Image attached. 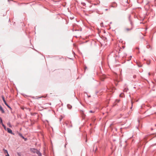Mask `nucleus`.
<instances>
[{
  "label": "nucleus",
  "mask_w": 156,
  "mask_h": 156,
  "mask_svg": "<svg viewBox=\"0 0 156 156\" xmlns=\"http://www.w3.org/2000/svg\"><path fill=\"white\" fill-rule=\"evenodd\" d=\"M30 151L33 153H36L39 156H41V154L37 150L34 148L30 149Z\"/></svg>",
  "instance_id": "obj_1"
},
{
  "label": "nucleus",
  "mask_w": 156,
  "mask_h": 156,
  "mask_svg": "<svg viewBox=\"0 0 156 156\" xmlns=\"http://www.w3.org/2000/svg\"><path fill=\"white\" fill-rule=\"evenodd\" d=\"M7 130L8 131V132L9 133H12V130L9 128H7Z\"/></svg>",
  "instance_id": "obj_2"
},
{
  "label": "nucleus",
  "mask_w": 156,
  "mask_h": 156,
  "mask_svg": "<svg viewBox=\"0 0 156 156\" xmlns=\"http://www.w3.org/2000/svg\"><path fill=\"white\" fill-rule=\"evenodd\" d=\"M106 78V75H103L101 77V80H102V81H104V79H105V78Z\"/></svg>",
  "instance_id": "obj_3"
},
{
  "label": "nucleus",
  "mask_w": 156,
  "mask_h": 156,
  "mask_svg": "<svg viewBox=\"0 0 156 156\" xmlns=\"http://www.w3.org/2000/svg\"><path fill=\"white\" fill-rule=\"evenodd\" d=\"M0 110L1 111L2 113H4V111L2 107L1 106V105H0Z\"/></svg>",
  "instance_id": "obj_4"
},
{
  "label": "nucleus",
  "mask_w": 156,
  "mask_h": 156,
  "mask_svg": "<svg viewBox=\"0 0 156 156\" xmlns=\"http://www.w3.org/2000/svg\"><path fill=\"white\" fill-rule=\"evenodd\" d=\"M2 100L5 103V105H6V104H7V103L6 102V101H5V98H4V96H2Z\"/></svg>",
  "instance_id": "obj_5"
},
{
  "label": "nucleus",
  "mask_w": 156,
  "mask_h": 156,
  "mask_svg": "<svg viewBox=\"0 0 156 156\" xmlns=\"http://www.w3.org/2000/svg\"><path fill=\"white\" fill-rule=\"evenodd\" d=\"M67 106L68 108L69 109H71L72 107V106L71 105H68Z\"/></svg>",
  "instance_id": "obj_6"
},
{
  "label": "nucleus",
  "mask_w": 156,
  "mask_h": 156,
  "mask_svg": "<svg viewBox=\"0 0 156 156\" xmlns=\"http://www.w3.org/2000/svg\"><path fill=\"white\" fill-rule=\"evenodd\" d=\"M2 120L1 118H0V123L2 124Z\"/></svg>",
  "instance_id": "obj_7"
},
{
  "label": "nucleus",
  "mask_w": 156,
  "mask_h": 156,
  "mask_svg": "<svg viewBox=\"0 0 156 156\" xmlns=\"http://www.w3.org/2000/svg\"><path fill=\"white\" fill-rule=\"evenodd\" d=\"M19 135L20 136H21V137H22L23 139H24V137L20 133Z\"/></svg>",
  "instance_id": "obj_8"
},
{
  "label": "nucleus",
  "mask_w": 156,
  "mask_h": 156,
  "mask_svg": "<svg viewBox=\"0 0 156 156\" xmlns=\"http://www.w3.org/2000/svg\"><path fill=\"white\" fill-rule=\"evenodd\" d=\"M7 125H8L9 127H11V125L10 124V123L9 122H8V123H7Z\"/></svg>",
  "instance_id": "obj_9"
},
{
  "label": "nucleus",
  "mask_w": 156,
  "mask_h": 156,
  "mask_svg": "<svg viewBox=\"0 0 156 156\" xmlns=\"http://www.w3.org/2000/svg\"><path fill=\"white\" fill-rule=\"evenodd\" d=\"M119 96L120 97H123V94H120Z\"/></svg>",
  "instance_id": "obj_10"
},
{
  "label": "nucleus",
  "mask_w": 156,
  "mask_h": 156,
  "mask_svg": "<svg viewBox=\"0 0 156 156\" xmlns=\"http://www.w3.org/2000/svg\"><path fill=\"white\" fill-rule=\"evenodd\" d=\"M131 29L126 28V30L127 31H128L131 30Z\"/></svg>",
  "instance_id": "obj_11"
},
{
  "label": "nucleus",
  "mask_w": 156,
  "mask_h": 156,
  "mask_svg": "<svg viewBox=\"0 0 156 156\" xmlns=\"http://www.w3.org/2000/svg\"><path fill=\"white\" fill-rule=\"evenodd\" d=\"M94 111H90L89 112L90 113H94Z\"/></svg>",
  "instance_id": "obj_12"
},
{
  "label": "nucleus",
  "mask_w": 156,
  "mask_h": 156,
  "mask_svg": "<svg viewBox=\"0 0 156 156\" xmlns=\"http://www.w3.org/2000/svg\"><path fill=\"white\" fill-rule=\"evenodd\" d=\"M8 107L9 108H11L10 107V106L8 105V104L7 103L6 105H5Z\"/></svg>",
  "instance_id": "obj_13"
},
{
  "label": "nucleus",
  "mask_w": 156,
  "mask_h": 156,
  "mask_svg": "<svg viewBox=\"0 0 156 156\" xmlns=\"http://www.w3.org/2000/svg\"><path fill=\"white\" fill-rule=\"evenodd\" d=\"M5 153H6L7 154H8V151L7 150H5Z\"/></svg>",
  "instance_id": "obj_14"
},
{
  "label": "nucleus",
  "mask_w": 156,
  "mask_h": 156,
  "mask_svg": "<svg viewBox=\"0 0 156 156\" xmlns=\"http://www.w3.org/2000/svg\"><path fill=\"white\" fill-rule=\"evenodd\" d=\"M151 75V73H148V75H149V76H150V75Z\"/></svg>",
  "instance_id": "obj_15"
},
{
  "label": "nucleus",
  "mask_w": 156,
  "mask_h": 156,
  "mask_svg": "<svg viewBox=\"0 0 156 156\" xmlns=\"http://www.w3.org/2000/svg\"><path fill=\"white\" fill-rule=\"evenodd\" d=\"M2 125V126H3V127H4V126H5L3 124V123H2V124H1Z\"/></svg>",
  "instance_id": "obj_16"
},
{
  "label": "nucleus",
  "mask_w": 156,
  "mask_h": 156,
  "mask_svg": "<svg viewBox=\"0 0 156 156\" xmlns=\"http://www.w3.org/2000/svg\"><path fill=\"white\" fill-rule=\"evenodd\" d=\"M2 125V126H3V127H4V126H5L3 124V123H2V124H1Z\"/></svg>",
  "instance_id": "obj_17"
},
{
  "label": "nucleus",
  "mask_w": 156,
  "mask_h": 156,
  "mask_svg": "<svg viewBox=\"0 0 156 156\" xmlns=\"http://www.w3.org/2000/svg\"><path fill=\"white\" fill-rule=\"evenodd\" d=\"M6 156H9V155L8 154H7L6 155Z\"/></svg>",
  "instance_id": "obj_18"
},
{
  "label": "nucleus",
  "mask_w": 156,
  "mask_h": 156,
  "mask_svg": "<svg viewBox=\"0 0 156 156\" xmlns=\"http://www.w3.org/2000/svg\"><path fill=\"white\" fill-rule=\"evenodd\" d=\"M5 129H6V127L5 126H4V127Z\"/></svg>",
  "instance_id": "obj_19"
},
{
  "label": "nucleus",
  "mask_w": 156,
  "mask_h": 156,
  "mask_svg": "<svg viewBox=\"0 0 156 156\" xmlns=\"http://www.w3.org/2000/svg\"><path fill=\"white\" fill-rule=\"evenodd\" d=\"M139 66V67H141V66H139H139Z\"/></svg>",
  "instance_id": "obj_20"
},
{
  "label": "nucleus",
  "mask_w": 156,
  "mask_h": 156,
  "mask_svg": "<svg viewBox=\"0 0 156 156\" xmlns=\"http://www.w3.org/2000/svg\"><path fill=\"white\" fill-rule=\"evenodd\" d=\"M66 156H68L67 155H66Z\"/></svg>",
  "instance_id": "obj_21"
}]
</instances>
